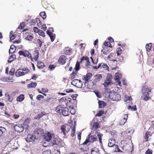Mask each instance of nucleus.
Returning <instances> with one entry per match:
<instances>
[{"mask_svg": "<svg viewBox=\"0 0 154 154\" xmlns=\"http://www.w3.org/2000/svg\"><path fill=\"white\" fill-rule=\"evenodd\" d=\"M110 98L113 100H121V96L117 92H110L109 94Z\"/></svg>", "mask_w": 154, "mask_h": 154, "instance_id": "nucleus-3", "label": "nucleus"}, {"mask_svg": "<svg viewBox=\"0 0 154 154\" xmlns=\"http://www.w3.org/2000/svg\"><path fill=\"white\" fill-rule=\"evenodd\" d=\"M25 26V25L24 23H20V25L18 27V28L19 29H22L24 28Z\"/></svg>", "mask_w": 154, "mask_h": 154, "instance_id": "nucleus-36", "label": "nucleus"}, {"mask_svg": "<svg viewBox=\"0 0 154 154\" xmlns=\"http://www.w3.org/2000/svg\"><path fill=\"white\" fill-rule=\"evenodd\" d=\"M15 130L18 132H22L23 130V127L20 124H18L14 126Z\"/></svg>", "mask_w": 154, "mask_h": 154, "instance_id": "nucleus-11", "label": "nucleus"}, {"mask_svg": "<svg viewBox=\"0 0 154 154\" xmlns=\"http://www.w3.org/2000/svg\"><path fill=\"white\" fill-rule=\"evenodd\" d=\"M73 90L71 89H67L66 90V93H69L71 92H73Z\"/></svg>", "mask_w": 154, "mask_h": 154, "instance_id": "nucleus-56", "label": "nucleus"}, {"mask_svg": "<svg viewBox=\"0 0 154 154\" xmlns=\"http://www.w3.org/2000/svg\"><path fill=\"white\" fill-rule=\"evenodd\" d=\"M132 98L130 96H125V101H131Z\"/></svg>", "mask_w": 154, "mask_h": 154, "instance_id": "nucleus-40", "label": "nucleus"}, {"mask_svg": "<svg viewBox=\"0 0 154 154\" xmlns=\"http://www.w3.org/2000/svg\"><path fill=\"white\" fill-rule=\"evenodd\" d=\"M42 154H51V151L50 150L45 151L43 152Z\"/></svg>", "mask_w": 154, "mask_h": 154, "instance_id": "nucleus-57", "label": "nucleus"}, {"mask_svg": "<svg viewBox=\"0 0 154 154\" xmlns=\"http://www.w3.org/2000/svg\"><path fill=\"white\" fill-rule=\"evenodd\" d=\"M115 151L116 152H123L121 151L119 148V146L117 145H115Z\"/></svg>", "mask_w": 154, "mask_h": 154, "instance_id": "nucleus-28", "label": "nucleus"}, {"mask_svg": "<svg viewBox=\"0 0 154 154\" xmlns=\"http://www.w3.org/2000/svg\"><path fill=\"white\" fill-rule=\"evenodd\" d=\"M115 140L112 138H111L109 140V143H108V146L110 147H112L114 146L115 145Z\"/></svg>", "mask_w": 154, "mask_h": 154, "instance_id": "nucleus-17", "label": "nucleus"}, {"mask_svg": "<svg viewBox=\"0 0 154 154\" xmlns=\"http://www.w3.org/2000/svg\"><path fill=\"white\" fill-rule=\"evenodd\" d=\"M152 151L151 150L148 149L146 152L145 154H152Z\"/></svg>", "mask_w": 154, "mask_h": 154, "instance_id": "nucleus-54", "label": "nucleus"}, {"mask_svg": "<svg viewBox=\"0 0 154 154\" xmlns=\"http://www.w3.org/2000/svg\"><path fill=\"white\" fill-rule=\"evenodd\" d=\"M102 79V76L100 74L96 75L94 76V81L95 82H99Z\"/></svg>", "mask_w": 154, "mask_h": 154, "instance_id": "nucleus-18", "label": "nucleus"}, {"mask_svg": "<svg viewBox=\"0 0 154 154\" xmlns=\"http://www.w3.org/2000/svg\"><path fill=\"white\" fill-rule=\"evenodd\" d=\"M37 43L39 45V47L41 48L42 46V42L40 39H38L37 40Z\"/></svg>", "mask_w": 154, "mask_h": 154, "instance_id": "nucleus-52", "label": "nucleus"}, {"mask_svg": "<svg viewBox=\"0 0 154 154\" xmlns=\"http://www.w3.org/2000/svg\"><path fill=\"white\" fill-rule=\"evenodd\" d=\"M112 76L109 74H108L106 78V79L104 83L103 84L105 87H106L109 85H112L113 83L111 81Z\"/></svg>", "mask_w": 154, "mask_h": 154, "instance_id": "nucleus-4", "label": "nucleus"}, {"mask_svg": "<svg viewBox=\"0 0 154 154\" xmlns=\"http://www.w3.org/2000/svg\"><path fill=\"white\" fill-rule=\"evenodd\" d=\"M67 126L65 125H63L61 126V134H63L64 136L66 135V134L68 133L69 129L68 128H67Z\"/></svg>", "mask_w": 154, "mask_h": 154, "instance_id": "nucleus-9", "label": "nucleus"}, {"mask_svg": "<svg viewBox=\"0 0 154 154\" xmlns=\"http://www.w3.org/2000/svg\"><path fill=\"white\" fill-rule=\"evenodd\" d=\"M36 82H32L27 85V87L28 88H35L36 86Z\"/></svg>", "mask_w": 154, "mask_h": 154, "instance_id": "nucleus-26", "label": "nucleus"}, {"mask_svg": "<svg viewBox=\"0 0 154 154\" xmlns=\"http://www.w3.org/2000/svg\"><path fill=\"white\" fill-rule=\"evenodd\" d=\"M143 96L141 97L142 100L146 101L150 99L151 97L149 96L151 92V90L147 86H145L143 87L142 90Z\"/></svg>", "mask_w": 154, "mask_h": 154, "instance_id": "nucleus-1", "label": "nucleus"}, {"mask_svg": "<svg viewBox=\"0 0 154 154\" xmlns=\"http://www.w3.org/2000/svg\"><path fill=\"white\" fill-rule=\"evenodd\" d=\"M91 154H100L99 150L97 148H94L91 150Z\"/></svg>", "mask_w": 154, "mask_h": 154, "instance_id": "nucleus-20", "label": "nucleus"}, {"mask_svg": "<svg viewBox=\"0 0 154 154\" xmlns=\"http://www.w3.org/2000/svg\"><path fill=\"white\" fill-rule=\"evenodd\" d=\"M99 126V124L97 122H94L93 124L92 127V129L93 130H96L98 128Z\"/></svg>", "mask_w": 154, "mask_h": 154, "instance_id": "nucleus-30", "label": "nucleus"}, {"mask_svg": "<svg viewBox=\"0 0 154 154\" xmlns=\"http://www.w3.org/2000/svg\"><path fill=\"white\" fill-rule=\"evenodd\" d=\"M95 135H96L98 137L100 143H102V138L103 136V134L100 133L99 132H98L97 131V132L95 133Z\"/></svg>", "mask_w": 154, "mask_h": 154, "instance_id": "nucleus-23", "label": "nucleus"}, {"mask_svg": "<svg viewBox=\"0 0 154 154\" xmlns=\"http://www.w3.org/2000/svg\"><path fill=\"white\" fill-rule=\"evenodd\" d=\"M19 70H21V71L25 73V75L27 74L29 72V70L27 69V68H24L22 69H20Z\"/></svg>", "mask_w": 154, "mask_h": 154, "instance_id": "nucleus-33", "label": "nucleus"}, {"mask_svg": "<svg viewBox=\"0 0 154 154\" xmlns=\"http://www.w3.org/2000/svg\"><path fill=\"white\" fill-rule=\"evenodd\" d=\"M104 45L106 46H108L110 48L112 47V46H111V44L109 42H104Z\"/></svg>", "mask_w": 154, "mask_h": 154, "instance_id": "nucleus-41", "label": "nucleus"}, {"mask_svg": "<svg viewBox=\"0 0 154 154\" xmlns=\"http://www.w3.org/2000/svg\"><path fill=\"white\" fill-rule=\"evenodd\" d=\"M71 100V98L68 97H63L61 99V101H66L67 100L69 101V103L70 102V101Z\"/></svg>", "mask_w": 154, "mask_h": 154, "instance_id": "nucleus-35", "label": "nucleus"}, {"mask_svg": "<svg viewBox=\"0 0 154 154\" xmlns=\"http://www.w3.org/2000/svg\"><path fill=\"white\" fill-rule=\"evenodd\" d=\"M42 29L44 31H45L47 29V27L45 24L43 25L42 26Z\"/></svg>", "mask_w": 154, "mask_h": 154, "instance_id": "nucleus-62", "label": "nucleus"}, {"mask_svg": "<svg viewBox=\"0 0 154 154\" xmlns=\"http://www.w3.org/2000/svg\"><path fill=\"white\" fill-rule=\"evenodd\" d=\"M46 115V114L45 112H42L39 113L37 115H36L35 118V119L37 120H39L43 116Z\"/></svg>", "mask_w": 154, "mask_h": 154, "instance_id": "nucleus-19", "label": "nucleus"}, {"mask_svg": "<svg viewBox=\"0 0 154 154\" xmlns=\"http://www.w3.org/2000/svg\"><path fill=\"white\" fill-rule=\"evenodd\" d=\"M47 33L48 35L51 39V41L52 42H53L55 38V34L52 33V32H51L50 31H49V30H48L47 31Z\"/></svg>", "mask_w": 154, "mask_h": 154, "instance_id": "nucleus-16", "label": "nucleus"}, {"mask_svg": "<svg viewBox=\"0 0 154 154\" xmlns=\"http://www.w3.org/2000/svg\"><path fill=\"white\" fill-rule=\"evenodd\" d=\"M37 66L38 68L42 69L44 66V63L41 62H38Z\"/></svg>", "mask_w": 154, "mask_h": 154, "instance_id": "nucleus-25", "label": "nucleus"}, {"mask_svg": "<svg viewBox=\"0 0 154 154\" xmlns=\"http://www.w3.org/2000/svg\"><path fill=\"white\" fill-rule=\"evenodd\" d=\"M40 16L42 17L43 19L46 17V14L45 12L42 11L40 13Z\"/></svg>", "mask_w": 154, "mask_h": 154, "instance_id": "nucleus-39", "label": "nucleus"}, {"mask_svg": "<svg viewBox=\"0 0 154 154\" xmlns=\"http://www.w3.org/2000/svg\"><path fill=\"white\" fill-rule=\"evenodd\" d=\"M38 34L39 35H41L43 37H45V33L44 32L41 30H39L38 32Z\"/></svg>", "mask_w": 154, "mask_h": 154, "instance_id": "nucleus-43", "label": "nucleus"}, {"mask_svg": "<svg viewBox=\"0 0 154 154\" xmlns=\"http://www.w3.org/2000/svg\"><path fill=\"white\" fill-rule=\"evenodd\" d=\"M72 85L77 87L80 88L82 86V82L80 80L75 79L73 80L71 83Z\"/></svg>", "mask_w": 154, "mask_h": 154, "instance_id": "nucleus-6", "label": "nucleus"}, {"mask_svg": "<svg viewBox=\"0 0 154 154\" xmlns=\"http://www.w3.org/2000/svg\"><path fill=\"white\" fill-rule=\"evenodd\" d=\"M34 54V59L35 61H36L38 57L39 53L37 51H35Z\"/></svg>", "mask_w": 154, "mask_h": 154, "instance_id": "nucleus-31", "label": "nucleus"}, {"mask_svg": "<svg viewBox=\"0 0 154 154\" xmlns=\"http://www.w3.org/2000/svg\"><path fill=\"white\" fill-rule=\"evenodd\" d=\"M92 76V74L91 73H88L85 75H84L82 78L85 84L87 83L89 80L91 78Z\"/></svg>", "mask_w": 154, "mask_h": 154, "instance_id": "nucleus-10", "label": "nucleus"}, {"mask_svg": "<svg viewBox=\"0 0 154 154\" xmlns=\"http://www.w3.org/2000/svg\"><path fill=\"white\" fill-rule=\"evenodd\" d=\"M24 99V95L23 94H21L19 96L17 97V101L21 102Z\"/></svg>", "mask_w": 154, "mask_h": 154, "instance_id": "nucleus-29", "label": "nucleus"}, {"mask_svg": "<svg viewBox=\"0 0 154 154\" xmlns=\"http://www.w3.org/2000/svg\"><path fill=\"white\" fill-rule=\"evenodd\" d=\"M80 67V63H79L77 62L76 63L75 66V69L76 71H77L79 70Z\"/></svg>", "mask_w": 154, "mask_h": 154, "instance_id": "nucleus-37", "label": "nucleus"}, {"mask_svg": "<svg viewBox=\"0 0 154 154\" xmlns=\"http://www.w3.org/2000/svg\"><path fill=\"white\" fill-rule=\"evenodd\" d=\"M18 53L20 55H23L24 57H27L29 58H30L32 60L31 54H29L28 51H20L18 52Z\"/></svg>", "mask_w": 154, "mask_h": 154, "instance_id": "nucleus-8", "label": "nucleus"}, {"mask_svg": "<svg viewBox=\"0 0 154 154\" xmlns=\"http://www.w3.org/2000/svg\"><path fill=\"white\" fill-rule=\"evenodd\" d=\"M128 109H131L132 110H136V106L134 105L133 106H129L128 107Z\"/></svg>", "mask_w": 154, "mask_h": 154, "instance_id": "nucleus-38", "label": "nucleus"}, {"mask_svg": "<svg viewBox=\"0 0 154 154\" xmlns=\"http://www.w3.org/2000/svg\"><path fill=\"white\" fill-rule=\"evenodd\" d=\"M151 47L152 44L151 43L147 44L146 46V51H149L151 49Z\"/></svg>", "mask_w": 154, "mask_h": 154, "instance_id": "nucleus-34", "label": "nucleus"}, {"mask_svg": "<svg viewBox=\"0 0 154 154\" xmlns=\"http://www.w3.org/2000/svg\"><path fill=\"white\" fill-rule=\"evenodd\" d=\"M44 98L43 96L41 95H38L37 96V99L38 100H40L41 99H43Z\"/></svg>", "mask_w": 154, "mask_h": 154, "instance_id": "nucleus-51", "label": "nucleus"}, {"mask_svg": "<svg viewBox=\"0 0 154 154\" xmlns=\"http://www.w3.org/2000/svg\"><path fill=\"white\" fill-rule=\"evenodd\" d=\"M125 122H126L125 120L124 121L122 119L120 122L119 124L120 125H123L125 124Z\"/></svg>", "mask_w": 154, "mask_h": 154, "instance_id": "nucleus-63", "label": "nucleus"}, {"mask_svg": "<svg viewBox=\"0 0 154 154\" xmlns=\"http://www.w3.org/2000/svg\"><path fill=\"white\" fill-rule=\"evenodd\" d=\"M53 140L52 141L51 146H53L57 148L58 147H60L61 145V141L59 140L55 137L53 138Z\"/></svg>", "mask_w": 154, "mask_h": 154, "instance_id": "nucleus-7", "label": "nucleus"}, {"mask_svg": "<svg viewBox=\"0 0 154 154\" xmlns=\"http://www.w3.org/2000/svg\"><path fill=\"white\" fill-rule=\"evenodd\" d=\"M16 50V47L14 45H11L10 48L9 50V53L10 54H13L15 51Z\"/></svg>", "mask_w": 154, "mask_h": 154, "instance_id": "nucleus-21", "label": "nucleus"}, {"mask_svg": "<svg viewBox=\"0 0 154 154\" xmlns=\"http://www.w3.org/2000/svg\"><path fill=\"white\" fill-rule=\"evenodd\" d=\"M36 21L37 24V25L38 26H39L40 25H41V22L40 21V20L39 18H36Z\"/></svg>", "mask_w": 154, "mask_h": 154, "instance_id": "nucleus-53", "label": "nucleus"}, {"mask_svg": "<svg viewBox=\"0 0 154 154\" xmlns=\"http://www.w3.org/2000/svg\"><path fill=\"white\" fill-rule=\"evenodd\" d=\"M33 30L35 32H38L39 30L38 28L36 27H33Z\"/></svg>", "mask_w": 154, "mask_h": 154, "instance_id": "nucleus-60", "label": "nucleus"}, {"mask_svg": "<svg viewBox=\"0 0 154 154\" xmlns=\"http://www.w3.org/2000/svg\"><path fill=\"white\" fill-rule=\"evenodd\" d=\"M101 52H103V53L107 55L109 53V51H108V50H105L104 51H103V50H102Z\"/></svg>", "mask_w": 154, "mask_h": 154, "instance_id": "nucleus-59", "label": "nucleus"}, {"mask_svg": "<svg viewBox=\"0 0 154 154\" xmlns=\"http://www.w3.org/2000/svg\"><path fill=\"white\" fill-rule=\"evenodd\" d=\"M7 99L9 102H11L12 101L13 98L11 96V95L8 94L7 96Z\"/></svg>", "mask_w": 154, "mask_h": 154, "instance_id": "nucleus-46", "label": "nucleus"}, {"mask_svg": "<svg viewBox=\"0 0 154 154\" xmlns=\"http://www.w3.org/2000/svg\"><path fill=\"white\" fill-rule=\"evenodd\" d=\"M128 115L127 114H125L124 116V118L123 119H122L124 121L125 120V122H126L127 119L128 118Z\"/></svg>", "mask_w": 154, "mask_h": 154, "instance_id": "nucleus-58", "label": "nucleus"}, {"mask_svg": "<svg viewBox=\"0 0 154 154\" xmlns=\"http://www.w3.org/2000/svg\"><path fill=\"white\" fill-rule=\"evenodd\" d=\"M36 139V136L35 135L29 134L27 136V137L26 138V140L27 141H33L35 140Z\"/></svg>", "mask_w": 154, "mask_h": 154, "instance_id": "nucleus-12", "label": "nucleus"}, {"mask_svg": "<svg viewBox=\"0 0 154 154\" xmlns=\"http://www.w3.org/2000/svg\"><path fill=\"white\" fill-rule=\"evenodd\" d=\"M75 132V128H73L72 130L71 131V136L72 137H73L74 136V134Z\"/></svg>", "mask_w": 154, "mask_h": 154, "instance_id": "nucleus-55", "label": "nucleus"}, {"mask_svg": "<svg viewBox=\"0 0 154 154\" xmlns=\"http://www.w3.org/2000/svg\"><path fill=\"white\" fill-rule=\"evenodd\" d=\"M55 134L53 132H48L47 134L45 136L44 139L45 140L48 142H49L50 140L52 141V139L54 138Z\"/></svg>", "mask_w": 154, "mask_h": 154, "instance_id": "nucleus-5", "label": "nucleus"}, {"mask_svg": "<svg viewBox=\"0 0 154 154\" xmlns=\"http://www.w3.org/2000/svg\"><path fill=\"white\" fill-rule=\"evenodd\" d=\"M16 36V34H14L12 35L10 37V39L11 41L12 40H14L15 38V37Z\"/></svg>", "mask_w": 154, "mask_h": 154, "instance_id": "nucleus-64", "label": "nucleus"}, {"mask_svg": "<svg viewBox=\"0 0 154 154\" xmlns=\"http://www.w3.org/2000/svg\"><path fill=\"white\" fill-rule=\"evenodd\" d=\"M90 134L88 135V140H89V142L93 143L94 142L96 141L97 140V137L96 135H91L90 136Z\"/></svg>", "mask_w": 154, "mask_h": 154, "instance_id": "nucleus-14", "label": "nucleus"}, {"mask_svg": "<svg viewBox=\"0 0 154 154\" xmlns=\"http://www.w3.org/2000/svg\"><path fill=\"white\" fill-rule=\"evenodd\" d=\"M16 56L15 55L13 54L11 55L8 60V63H10L12 62V61L16 58Z\"/></svg>", "mask_w": 154, "mask_h": 154, "instance_id": "nucleus-27", "label": "nucleus"}, {"mask_svg": "<svg viewBox=\"0 0 154 154\" xmlns=\"http://www.w3.org/2000/svg\"><path fill=\"white\" fill-rule=\"evenodd\" d=\"M55 67V65H50L49 66V68L51 70H53Z\"/></svg>", "mask_w": 154, "mask_h": 154, "instance_id": "nucleus-50", "label": "nucleus"}, {"mask_svg": "<svg viewBox=\"0 0 154 154\" xmlns=\"http://www.w3.org/2000/svg\"><path fill=\"white\" fill-rule=\"evenodd\" d=\"M15 69H12L9 72V74L13 75L14 74Z\"/></svg>", "mask_w": 154, "mask_h": 154, "instance_id": "nucleus-61", "label": "nucleus"}, {"mask_svg": "<svg viewBox=\"0 0 154 154\" xmlns=\"http://www.w3.org/2000/svg\"><path fill=\"white\" fill-rule=\"evenodd\" d=\"M33 38L32 35H28L26 37V39L29 41H31Z\"/></svg>", "mask_w": 154, "mask_h": 154, "instance_id": "nucleus-44", "label": "nucleus"}, {"mask_svg": "<svg viewBox=\"0 0 154 154\" xmlns=\"http://www.w3.org/2000/svg\"><path fill=\"white\" fill-rule=\"evenodd\" d=\"M98 104L99 107L102 108H103L105 106V105H106V104L103 101H98Z\"/></svg>", "mask_w": 154, "mask_h": 154, "instance_id": "nucleus-24", "label": "nucleus"}, {"mask_svg": "<svg viewBox=\"0 0 154 154\" xmlns=\"http://www.w3.org/2000/svg\"><path fill=\"white\" fill-rule=\"evenodd\" d=\"M6 130L5 128L3 127H0V136H1L2 134L6 131Z\"/></svg>", "mask_w": 154, "mask_h": 154, "instance_id": "nucleus-32", "label": "nucleus"}, {"mask_svg": "<svg viewBox=\"0 0 154 154\" xmlns=\"http://www.w3.org/2000/svg\"><path fill=\"white\" fill-rule=\"evenodd\" d=\"M94 92L98 98H100L101 97V95L100 94V92L98 91H94Z\"/></svg>", "mask_w": 154, "mask_h": 154, "instance_id": "nucleus-47", "label": "nucleus"}, {"mask_svg": "<svg viewBox=\"0 0 154 154\" xmlns=\"http://www.w3.org/2000/svg\"><path fill=\"white\" fill-rule=\"evenodd\" d=\"M117 55L119 56L122 53V50L120 48H118L117 49Z\"/></svg>", "mask_w": 154, "mask_h": 154, "instance_id": "nucleus-48", "label": "nucleus"}, {"mask_svg": "<svg viewBox=\"0 0 154 154\" xmlns=\"http://www.w3.org/2000/svg\"><path fill=\"white\" fill-rule=\"evenodd\" d=\"M88 59H89V58L88 57H85V56H83L81 58L80 63H81L82 62V61L84 60H85L86 61Z\"/></svg>", "mask_w": 154, "mask_h": 154, "instance_id": "nucleus-49", "label": "nucleus"}, {"mask_svg": "<svg viewBox=\"0 0 154 154\" xmlns=\"http://www.w3.org/2000/svg\"><path fill=\"white\" fill-rule=\"evenodd\" d=\"M25 75V73L21 71H19L18 70L15 72V75L17 77H19L20 76H23Z\"/></svg>", "mask_w": 154, "mask_h": 154, "instance_id": "nucleus-22", "label": "nucleus"}, {"mask_svg": "<svg viewBox=\"0 0 154 154\" xmlns=\"http://www.w3.org/2000/svg\"><path fill=\"white\" fill-rule=\"evenodd\" d=\"M122 78V75L120 74L116 73V74L115 79L116 81L119 83V85L120 86L121 83L120 81L121 78Z\"/></svg>", "mask_w": 154, "mask_h": 154, "instance_id": "nucleus-15", "label": "nucleus"}, {"mask_svg": "<svg viewBox=\"0 0 154 154\" xmlns=\"http://www.w3.org/2000/svg\"><path fill=\"white\" fill-rule=\"evenodd\" d=\"M104 111L103 110H101L98 113H97L96 115V116H101L104 113Z\"/></svg>", "mask_w": 154, "mask_h": 154, "instance_id": "nucleus-42", "label": "nucleus"}, {"mask_svg": "<svg viewBox=\"0 0 154 154\" xmlns=\"http://www.w3.org/2000/svg\"><path fill=\"white\" fill-rule=\"evenodd\" d=\"M66 58L64 55H61L60 57L59 60L58 62L59 63H60L61 64H64L66 62Z\"/></svg>", "mask_w": 154, "mask_h": 154, "instance_id": "nucleus-13", "label": "nucleus"}, {"mask_svg": "<svg viewBox=\"0 0 154 154\" xmlns=\"http://www.w3.org/2000/svg\"><path fill=\"white\" fill-rule=\"evenodd\" d=\"M150 132L149 131H147L146 132L145 134L144 138L145 139V141H147L148 140V135L149 134Z\"/></svg>", "mask_w": 154, "mask_h": 154, "instance_id": "nucleus-45", "label": "nucleus"}, {"mask_svg": "<svg viewBox=\"0 0 154 154\" xmlns=\"http://www.w3.org/2000/svg\"><path fill=\"white\" fill-rule=\"evenodd\" d=\"M55 111L57 112L62 114L63 116H66L69 115V109L67 107H64L63 105L58 106L56 108Z\"/></svg>", "mask_w": 154, "mask_h": 154, "instance_id": "nucleus-2", "label": "nucleus"}]
</instances>
